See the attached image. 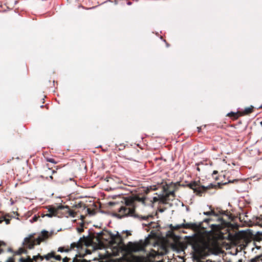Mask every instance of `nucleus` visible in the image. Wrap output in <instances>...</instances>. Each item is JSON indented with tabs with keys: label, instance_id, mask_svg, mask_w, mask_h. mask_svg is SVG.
<instances>
[{
	"label": "nucleus",
	"instance_id": "obj_43",
	"mask_svg": "<svg viewBox=\"0 0 262 262\" xmlns=\"http://www.w3.org/2000/svg\"><path fill=\"white\" fill-rule=\"evenodd\" d=\"M127 4L128 5H131L132 4V2H128L127 3Z\"/></svg>",
	"mask_w": 262,
	"mask_h": 262
},
{
	"label": "nucleus",
	"instance_id": "obj_58",
	"mask_svg": "<svg viewBox=\"0 0 262 262\" xmlns=\"http://www.w3.org/2000/svg\"><path fill=\"white\" fill-rule=\"evenodd\" d=\"M215 179L216 180H217V178H215Z\"/></svg>",
	"mask_w": 262,
	"mask_h": 262
},
{
	"label": "nucleus",
	"instance_id": "obj_22",
	"mask_svg": "<svg viewBox=\"0 0 262 262\" xmlns=\"http://www.w3.org/2000/svg\"><path fill=\"white\" fill-rule=\"evenodd\" d=\"M189 225L188 224H186V225H184V224H182V225H177L176 227H172V225H170V228L172 229H180L181 228H187L189 227Z\"/></svg>",
	"mask_w": 262,
	"mask_h": 262
},
{
	"label": "nucleus",
	"instance_id": "obj_11",
	"mask_svg": "<svg viewBox=\"0 0 262 262\" xmlns=\"http://www.w3.org/2000/svg\"><path fill=\"white\" fill-rule=\"evenodd\" d=\"M66 209L64 213H76L73 211L70 210L68 206H64L61 204H55L49 206V213H59L58 211Z\"/></svg>",
	"mask_w": 262,
	"mask_h": 262
},
{
	"label": "nucleus",
	"instance_id": "obj_47",
	"mask_svg": "<svg viewBox=\"0 0 262 262\" xmlns=\"http://www.w3.org/2000/svg\"><path fill=\"white\" fill-rule=\"evenodd\" d=\"M100 213H107V212H105V211H104L101 210V211H100Z\"/></svg>",
	"mask_w": 262,
	"mask_h": 262
},
{
	"label": "nucleus",
	"instance_id": "obj_30",
	"mask_svg": "<svg viewBox=\"0 0 262 262\" xmlns=\"http://www.w3.org/2000/svg\"><path fill=\"white\" fill-rule=\"evenodd\" d=\"M39 217V215L37 216L36 214L34 215V216L33 217L31 222H36L37 221L38 218Z\"/></svg>",
	"mask_w": 262,
	"mask_h": 262
},
{
	"label": "nucleus",
	"instance_id": "obj_35",
	"mask_svg": "<svg viewBox=\"0 0 262 262\" xmlns=\"http://www.w3.org/2000/svg\"><path fill=\"white\" fill-rule=\"evenodd\" d=\"M202 126L197 127V130H198V133H200L201 132V129H202Z\"/></svg>",
	"mask_w": 262,
	"mask_h": 262
},
{
	"label": "nucleus",
	"instance_id": "obj_41",
	"mask_svg": "<svg viewBox=\"0 0 262 262\" xmlns=\"http://www.w3.org/2000/svg\"><path fill=\"white\" fill-rule=\"evenodd\" d=\"M43 107H44V105H43L40 106V107H41V108H42ZM45 107H46L47 109H48V106L47 104L45 105Z\"/></svg>",
	"mask_w": 262,
	"mask_h": 262
},
{
	"label": "nucleus",
	"instance_id": "obj_24",
	"mask_svg": "<svg viewBox=\"0 0 262 262\" xmlns=\"http://www.w3.org/2000/svg\"><path fill=\"white\" fill-rule=\"evenodd\" d=\"M27 251L24 248H20L19 250L16 252V254H21L22 253H27Z\"/></svg>",
	"mask_w": 262,
	"mask_h": 262
},
{
	"label": "nucleus",
	"instance_id": "obj_16",
	"mask_svg": "<svg viewBox=\"0 0 262 262\" xmlns=\"http://www.w3.org/2000/svg\"><path fill=\"white\" fill-rule=\"evenodd\" d=\"M91 261H88L85 259H78L77 257H75L72 260L70 258L65 257L62 259V262H90Z\"/></svg>",
	"mask_w": 262,
	"mask_h": 262
},
{
	"label": "nucleus",
	"instance_id": "obj_19",
	"mask_svg": "<svg viewBox=\"0 0 262 262\" xmlns=\"http://www.w3.org/2000/svg\"><path fill=\"white\" fill-rule=\"evenodd\" d=\"M254 107L251 105L249 107L245 108L244 111H241V116L247 115L252 113L253 112Z\"/></svg>",
	"mask_w": 262,
	"mask_h": 262
},
{
	"label": "nucleus",
	"instance_id": "obj_48",
	"mask_svg": "<svg viewBox=\"0 0 262 262\" xmlns=\"http://www.w3.org/2000/svg\"><path fill=\"white\" fill-rule=\"evenodd\" d=\"M126 209V206L125 207V208H124V210H125V209ZM127 210V211H128V209H127L125 211H126ZM124 213H126V212H124Z\"/></svg>",
	"mask_w": 262,
	"mask_h": 262
},
{
	"label": "nucleus",
	"instance_id": "obj_15",
	"mask_svg": "<svg viewBox=\"0 0 262 262\" xmlns=\"http://www.w3.org/2000/svg\"><path fill=\"white\" fill-rule=\"evenodd\" d=\"M133 262H153L150 259L144 256H135L133 258Z\"/></svg>",
	"mask_w": 262,
	"mask_h": 262
},
{
	"label": "nucleus",
	"instance_id": "obj_39",
	"mask_svg": "<svg viewBox=\"0 0 262 262\" xmlns=\"http://www.w3.org/2000/svg\"><path fill=\"white\" fill-rule=\"evenodd\" d=\"M218 173V171L217 170H214L212 173V176L214 177V175Z\"/></svg>",
	"mask_w": 262,
	"mask_h": 262
},
{
	"label": "nucleus",
	"instance_id": "obj_20",
	"mask_svg": "<svg viewBox=\"0 0 262 262\" xmlns=\"http://www.w3.org/2000/svg\"><path fill=\"white\" fill-rule=\"evenodd\" d=\"M227 116L230 117L233 120H236L241 116V112L238 111L236 113L231 112L227 114Z\"/></svg>",
	"mask_w": 262,
	"mask_h": 262
},
{
	"label": "nucleus",
	"instance_id": "obj_3",
	"mask_svg": "<svg viewBox=\"0 0 262 262\" xmlns=\"http://www.w3.org/2000/svg\"><path fill=\"white\" fill-rule=\"evenodd\" d=\"M35 233L31 234L28 237L25 238L23 242L24 248L29 249H33L36 245H39L40 243L48 237V232L43 231L37 237H35Z\"/></svg>",
	"mask_w": 262,
	"mask_h": 262
},
{
	"label": "nucleus",
	"instance_id": "obj_36",
	"mask_svg": "<svg viewBox=\"0 0 262 262\" xmlns=\"http://www.w3.org/2000/svg\"><path fill=\"white\" fill-rule=\"evenodd\" d=\"M203 213H216V212H215L214 210H211V211H206V212H204Z\"/></svg>",
	"mask_w": 262,
	"mask_h": 262
},
{
	"label": "nucleus",
	"instance_id": "obj_13",
	"mask_svg": "<svg viewBox=\"0 0 262 262\" xmlns=\"http://www.w3.org/2000/svg\"><path fill=\"white\" fill-rule=\"evenodd\" d=\"M20 134L16 130L10 132L8 135L9 139L11 141H17L20 138Z\"/></svg>",
	"mask_w": 262,
	"mask_h": 262
},
{
	"label": "nucleus",
	"instance_id": "obj_52",
	"mask_svg": "<svg viewBox=\"0 0 262 262\" xmlns=\"http://www.w3.org/2000/svg\"><path fill=\"white\" fill-rule=\"evenodd\" d=\"M16 215L17 216H19V214H18V213L16 214Z\"/></svg>",
	"mask_w": 262,
	"mask_h": 262
},
{
	"label": "nucleus",
	"instance_id": "obj_21",
	"mask_svg": "<svg viewBox=\"0 0 262 262\" xmlns=\"http://www.w3.org/2000/svg\"><path fill=\"white\" fill-rule=\"evenodd\" d=\"M5 216H0V223H2L3 221H5L6 224H9L10 223V220L7 217H9L10 216L8 215L9 214H5Z\"/></svg>",
	"mask_w": 262,
	"mask_h": 262
},
{
	"label": "nucleus",
	"instance_id": "obj_57",
	"mask_svg": "<svg viewBox=\"0 0 262 262\" xmlns=\"http://www.w3.org/2000/svg\"><path fill=\"white\" fill-rule=\"evenodd\" d=\"M90 215H94V213H92V214H89Z\"/></svg>",
	"mask_w": 262,
	"mask_h": 262
},
{
	"label": "nucleus",
	"instance_id": "obj_23",
	"mask_svg": "<svg viewBox=\"0 0 262 262\" xmlns=\"http://www.w3.org/2000/svg\"><path fill=\"white\" fill-rule=\"evenodd\" d=\"M19 261L20 262H33V259L31 258L30 256H28L26 259L24 258H20L19 259Z\"/></svg>",
	"mask_w": 262,
	"mask_h": 262
},
{
	"label": "nucleus",
	"instance_id": "obj_28",
	"mask_svg": "<svg viewBox=\"0 0 262 262\" xmlns=\"http://www.w3.org/2000/svg\"><path fill=\"white\" fill-rule=\"evenodd\" d=\"M2 246H5V244L3 242H0V254L4 252V250L1 248Z\"/></svg>",
	"mask_w": 262,
	"mask_h": 262
},
{
	"label": "nucleus",
	"instance_id": "obj_9",
	"mask_svg": "<svg viewBox=\"0 0 262 262\" xmlns=\"http://www.w3.org/2000/svg\"><path fill=\"white\" fill-rule=\"evenodd\" d=\"M164 196L163 193L162 192V193L158 195V197L155 196L153 198V200L150 201V203L151 205H154L155 203L158 202V210L160 212H162L165 211V207H164L163 206L164 205L168 204L169 202L168 201H162V198Z\"/></svg>",
	"mask_w": 262,
	"mask_h": 262
},
{
	"label": "nucleus",
	"instance_id": "obj_31",
	"mask_svg": "<svg viewBox=\"0 0 262 262\" xmlns=\"http://www.w3.org/2000/svg\"><path fill=\"white\" fill-rule=\"evenodd\" d=\"M7 262H14V260L13 258L9 257Z\"/></svg>",
	"mask_w": 262,
	"mask_h": 262
},
{
	"label": "nucleus",
	"instance_id": "obj_51",
	"mask_svg": "<svg viewBox=\"0 0 262 262\" xmlns=\"http://www.w3.org/2000/svg\"><path fill=\"white\" fill-rule=\"evenodd\" d=\"M11 213H18L17 211H12Z\"/></svg>",
	"mask_w": 262,
	"mask_h": 262
},
{
	"label": "nucleus",
	"instance_id": "obj_34",
	"mask_svg": "<svg viewBox=\"0 0 262 262\" xmlns=\"http://www.w3.org/2000/svg\"><path fill=\"white\" fill-rule=\"evenodd\" d=\"M150 189H152L153 190H155L157 189V188H156V186H150Z\"/></svg>",
	"mask_w": 262,
	"mask_h": 262
},
{
	"label": "nucleus",
	"instance_id": "obj_26",
	"mask_svg": "<svg viewBox=\"0 0 262 262\" xmlns=\"http://www.w3.org/2000/svg\"><path fill=\"white\" fill-rule=\"evenodd\" d=\"M256 241L258 242H260L262 239V236L260 235V234H257L255 237Z\"/></svg>",
	"mask_w": 262,
	"mask_h": 262
},
{
	"label": "nucleus",
	"instance_id": "obj_59",
	"mask_svg": "<svg viewBox=\"0 0 262 262\" xmlns=\"http://www.w3.org/2000/svg\"><path fill=\"white\" fill-rule=\"evenodd\" d=\"M260 235L262 236V232L260 233Z\"/></svg>",
	"mask_w": 262,
	"mask_h": 262
},
{
	"label": "nucleus",
	"instance_id": "obj_38",
	"mask_svg": "<svg viewBox=\"0 0 262 262\" xmlns=\"http://www.w3.org/2000/svg\"><path fill=\"white\" fill-rule=\"evenodd\" d=\"M125 147V146L123 145H120V147L119 148V149L120 150H123Z\"/></svg>",
	"mask_w": 262,
	"mask_h": 262
},
{
	"label": "nucleus",
	"instance_id": "obj_18",
	"mask_svg": "<svg viewBox=\"0 0 262 262\" xmlns=\"http://www.w3.org/2000/svg\"><path fill=\"white\" fill-rule=\"evenodd\" d=\"M237 262H244L243 259H241ZM248 262H262V253L259 255H257L254 258L249 260Z\"/></svg>",
	"mask_w": 262,
	"mask_h": 262
},
{
	"label": "nucleus",
	"instance_id": "obj_50",
	"mask_svg": "<svg viewBox=\"0 0 262 262\" xmlns=\"http://www.w3.org/2000/svg\"><path fill=\"white\" fill-rule=\"evenodd\" d=\"M199 163H200V165H203L204 164V163L203 162H201Z\"/></svg>",
	"mask_w": 262,
	"mask_h": 262
},
{
	"label": "nucleus",
	"instance_id": "obj_37",
	"mask_svg": "<svg viewBox=\"0 0 262 262\" xmlns=\"http://www.w3.org/2000/svg\"><path fill=\"white\" fill-rule=\"evenodd\" d=\"M218 213H230V212H228L227 211L221 210V211H219Z\"/></svg>",
	"mask_w": 262,
	"mask_h": 262
},
{
	"label": "nucleus",
	"instance_id": "obj_42",
	"mask_svg": "<svg viewBox=\"0 0 262 262\" xmlns=\"http://www.w3.org/2000/svg\"><path fill=\"white\" fill-rule=\"evenodd\" d=\"M149 188L148 187H147L146 190L145 191L146 193H147L149 191Z\"/></svg>",
	"mask_w": 262,
	"mask_h": 262
},
{
	"label": "nucleus",
	"instance_id": "obj_7",
	"mask_svg": "<svg viewBox=\"0 0 262 262\" xmlns=\"http://www.w3.org/2000/svg\"><path fill=\"white\" fill-rule=\"evenodd\" d=\"M207 215H214L216 217H217V221L219 222V224L218 225H220V224L223 225H227V228L225 230L228 233V237H233L235 235L237 234V230H238V227L236 226H233V225L229 223H226L225 221H224V220L218 216L220 214H206ZM224 215H226L227 216H229V217H231L232 214H224Z\"/></svg>",
	"mask_w": 262,
	"mask_h": 262
},
{
	"label": "nucleus",
	"instance_id": "obj_32",
	"mask_svg": "<svg viewBox=\"0 0 262 262\" xmlns=\"http://www.w3.org/2000/svg\"><path fill=\"white\" fill-rule=\"evenodd\" d=\"M199 165H200V163H196L195 166H196V170L199 171H200V169L199 168Z\"/></svg>",
	"mask_w": 262,
	"mask_h": 262
},
{
	"label": "nucleus",
	"instance_id": "obj_54",
	"mask_svg": "<svg viewBox=\"0 0 262 262\" xmlns=\"http://www.w3.org/2000/svg\"><path fill=\"white\" fill-rule=\"evenodd\" d=\"M259 248H260V247H256L257 249H259Z\"/></svg>",
	"mask_w": 262,
	"mask_h": 262
},
{
	"label": "nucleus",
	"instance_id": "obj_10",
	"mask_svg": "<svg viewBox=\"0 0 262 262\" xmlns=\"http://www.w3.org/2000/svg\"><path fill=\"white\" fill-rule=\"evenodd\" d=\"M52 258H54L57 260H60L62 259L61 256L60 255L56 254L55 251H51L50 253H49L44 256H41L38 254L37 255L33 256L32 259H33V261H37L39 259L42 260L43 258H45L47 260H49Z\"/></svg>",
	"mask_w": 262,
	"mask_h": 262
},
{
	"label": "nucleus",
	"instance_id": "obj_45",
	"mask_svg": "<svg viewBox=\"0 0 262 262\" xmlns=\"http://www.w3.org/2000/svg\"><path fill=\"white\" fill-rule=\"evenodd\" d=\"M186 210L187 211H189V207L188 206H186Z\"/></svg>",
	"mask_w": 262,
	"mask_h": 262
},
{
	"label": "nucleus",
	"instance_id": "obj_5",
	"mask_svg": "<svg viewBox=\"0 0 262 262\" xmlns=\"http://www.w3.org/2000/svg\"><path fill=\"white\" fill-rule=\"evenodd\" d=\"M113 216H114L116 217H117L119 219H121L124 217H127L128 216H131L134 217H138L140 219H141L142 220H144L147 221V224H143V225L144 226H148V227L150 228H155L158 227V224L154 222H152L151 221V220L154 219V215L152 214H149L147 216H142L141 215H139L138 214H123L122 215H121L120 214H111Z\"/></svg>",
	"mask_w": 262,
	"mask_h": 262
},
{
	"label": "nucleus",
	"instance_id": "obj_14",
	"mask_svg": "<svg viewBox=\"0 0 262 262\" xmlns=\"http://www.w3.org/2000/svg\"><path fill=\"white\" fill-rule=\"evenodd\" d=\"M112 241L114 244L118 246H122L125 247V245L124 244L123 239L120 235H117L112 237Z\"/></svg>",
	"mask_w": 262,
	"mask_h": 262
},
{
	"label": "nucleus",
	"instance_id": "obj_6",
	"mask_svg": "<svg viewBox=\"0 0 262 262\" xmlns=\"http://www.w3.org/2000/svg\"><path fill=\"white\" fill-rule=\"evenodd\" d=\"M147 199L145 196H140L138 195H135L134 199L126 200L125 204H126V209L125 211L128 209L126 213H135V208L138 202H141L143 205H146V201Z\"/></svg>",
	"mask_w": 262,
	"mask_h": 262
},
{
	"label": "nucleus",
	"instance_id": "obj_4",
	"mask_svg": "<svg viewBox=\"0 0 262 262\" xmlns=\"http://www.w3.org/2000/svg\"><path fill=\"white\" fill-rule=\"evenodd\" d=\"M181 186L179 182L173 183L170 182L168 184L166 183L163 186L162 192L164 194V196L162 198V200L164 201H172L175 199L176 194L175 192L177 191L179 187Z\"/></svg>",
	"mask_w": 262,
	"mask_h": 262
},
{
	"label": "nucleus",
	"instance_id": "obj_2",
	"mask_svg": "<svg viewBox=\"0 0 262 262\" xmlns=\"http://www.w3.org/2000/svg\"><path fill=\"white\" fill-rule=\"evenodd\" d=\"M238 179H234L232 181L228 180V182H225L224 183H218L217 185H214L212 183L210 184L207 186H204L203 185H200V181H192L188 184L186 185L187 187H189L190 189H192L193 190L194 193H195L197 195L202 196V194L206 192L208 190L211 188H216L217 187L221 188L222 187L220 186L221 185H225L228 183H234L238 182Z\"/></svg>",
	"mask_w": 262,
	"mask_h": 262
},
{
	"label": "nucleus",
	"instance_id": "obj_12",
	"mask_svg": "<svg viewBox=\"0 0 262 262\" xmlns=\"http://www.w3.org/2000/svg\"><path fill=\"white\" fill-rule=\"evenodd\" d=\"M52 175H51L49 177L50 179L52 181H53L57 183H61V184H63L65 182V181L64 180L59 179V174L57 173L55 170H53L52 171Z\"/></svg>",
	"mask_w": 262,
	"mask_h": 262
},
{
	"label": "nucleus",
	"instance_id": "obj_49",
	"mask_svg": "<svg viewBox=\"0 0 262 262\" xmlns=\"http://www.w3.org/2000/svg\"><path fill=\"white\" fill-rule=\"evenodd\" d=\"M166 46L168 47L169 46V44L166 42Z\"/></svg>",
	"mask_w": 262,
	"mask_h": 262
},
{
	"label": "nucleus",
	"instance_id": "obj_8",
	"mask_svg": "<svg viewBox=\"0 0 262 262\" xmlns=\"http://www.w3.org/2000/svg\"><path fill=\"white\" fill-rule=\"evenodd\" d=\"M145 245L142 243H132L129 242L125 245V249L128 252H136L144 250Z\"/></svg>",
	"mask_w": 262,
	"mask_h": 262
},
{
	"label": "nucleus",
	"instance_id": "obj_1",
	"mask_svg": "<svg viewBox=\"0 0 262 262\" xmlns=\"http://www.w3.org/2000/svg\"><path fill=\"white\" fill-rule=\"evenodd\" d=\"M103 234L104 233L102 232H101L100 233H97L96 236H95L94 235H90L88 238H85V237H83V239L80 238L78 242L72 243L70 247L68 246L67 247H61L58 248V251L60 252H68L72 250H74L76 248L77 249H81L82 248L83 244L85 245L91 244L93 242V240L95 238L96 239V242L99 243L101 242V238Z\"/></svg>",
	"mask_w": 262,
	"mask_h": 262
},
{
	"label": "nucleus",
	"instance_id": "obj_44",
	"mask_svg": "<svg viewBox=\"0 0 262 262\" xmlns=\"http://www.w3.org/2000/svg\"><path fill=\"white\" fill-rule=\"evenodd\" d=\"M75 214H73V213H71V214H69V215L72 217H75Z\"/></svg>",
	"mask_w": 262,
	"mask_h": 262
},
{
	"label": "nucleus",
	"instance_id": "obj_27",
	"mask_svg": "<svg viewBox=\"0 0 262 262\" xmlns=\"http://www.w3.org/2000/svg\"><path fill=\"white\" fill-rule=\"evenodd\" d=\"M47 161L48 162L52 163H56V161L55 160V159L53 158H47Z\"/></svg>",
	"mask_w": 262,
	"mask_h": 262
},
{
	"label": "nucleus",
	"instance_id": "obj_56",
	"mask_svg": "<svg viewBox=\"0 0 262 262\" xmlns=\"http://www.w3.org/2000/svg\"><path fill=\"white\" fill-rule=\"evenodd\" d=\"M158 215V214H157V213H155V216H156V215Z\"/></svg>",
	"mask_w": 262,
	"mask_h": 262
},
{
	"label": "nucleus",
	"instance_id": "obj_25",
	"mask_svg": "<svg viewBox=\"0 0 262 262\" xmlns=\"http://www.w3.org/2000/svg\"><path fill=\"white\" fill-rule=\"evenodd\" d=\"M56 214H48V213H47V214H41V215H42L41 216L42 217H43L45 215H46V216H49L50 217H52L53 216H55Z\"/></svg>",
	"mask_w": 262,
	"mask_h": 262
},
{
	"label": "nucleus",
	"instance_id": "obj_46",
	"mask_svg": "<svg viewBox=\"0 0 262 262\" xmlns=\"http://www.w3.org/2000/svg\"><path fill=\"white\" fill-rule=\"evenodd\" d=\"M115 4H118V0H115Z\"/></svg>",
	"mask_w": 262,
	"mask_h": 262
},
{
	"label": "nucleus",
	"instance_id": "obj_17",
	"mask_svg": "<svg viewBox=\"0 0 262 262\" xmlns=\"http://www.w3.org/2000/svg\"><path fill=\"white\" fill-rule=\"evenodd\" d=\"M81 221L78 223V224L80 225V226L79 227L77 228V230L78 232L81 233L84 231L83 227L84 225L85 224L84 219L85 216L84 215H81Z\"/></svg>",
	"mask_w": 262,
	"mask_h": 262
},
{
	"label": "nucleus",
	"instance_id": "obj_29",
	"mask_svg": "<svg viewBox=\"0 0 262 262\" xmlns=\"http://www.w3.org/2000/svg\"><path fill=\"white\" fill-rule=\"evenodd\" d=\"M239 215V219H241L242 217H243L244 218V220H245V217H247L248 219V216L246 214H244V213H243V214H238Z\"/></svg>",
	"mask_w": 262,
	"mask_h": 262
},
{
	"label": "nucleus",
	"instance_id": "obj_33",
	"mask_svg": "<svg viewBox=\"0 0 262 262\" xmlns=\"http://www.w3.org/2000/svg\"><path fill=\"white\" fill-rule=\"evenodd\" d=\"M10 201V205H13V204H15V203L16 201H14L12 199H11Z\"/></svg>",
	"mask_w": 262,
	"mask_h": 262
},
{
	"label": "nucleus",
	"instance_id": "obj_53",
	"mask_svg": "<svg viewBox=\"0 0 262 262\" xmlns=\"http://www.w3.org/2000/svg\"><path fill=\"white\" fill-rule=\"evenodd\" d=\"M27 213H30V211H28Z\"/></svg>",
	"mask_w": 262,
	"mask_h": 262
},
{
	"label": "nucleus",
	"instance_id": "obj_40",
	"mask_svg": "<svg viewBox=\"0 0 262 262\" xmlns=\"http://www.w3.org/2000/svg\"><path fill=\"white\" fill-rule=\"evenodd\" d=\"M86 211H87L88 213H93V212H92V211H91V210H90V208H88Z\"/></svg>",
	"mask_w": 262,
	"mask_h": 262
},
{
	"label": "nucleus",
	"instance_id": "obj_55",
	"mask_svg": "<svg viewBox=\"0 0 262 262\" xmlns=\"http://www.w3.org/2000/svg\"><path fill=\"white\" fill-rule=\"evenodd\" d=\"M4 213V212H3V211H0V213Z\"/></svg>",
	"mask_w": 262,
	"mask_h": 262
}]
</instances>
